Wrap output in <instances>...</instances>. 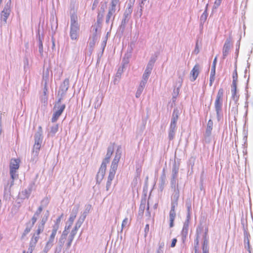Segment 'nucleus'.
<instances>
[{
	"instance_id": "1",
	"label": "nucleus",
	"mask_w": 253,
	"mask_h": 253,
	"mask_svg": "<svg viewBox=\"0 0 253 253\" xmlns=\"http://www.w3.org/2000/svg\"><path fill=\"white\" fill-rule=\"evenodd\" d=\"M120 155L116 154L112 162L109 171L108 180L106 183V190H108L111 185L112 180L114 179L116 170L118 168V163L120 161Z\"/></svg>"
},
{
	"instance_id": "2",
	"label": "nucleus",
	"mask_w": 253,
	"mask_h": 253,
	"mask_svg": "<svg viewBox=\"0 0 253 253\" xmlns=\"http://www.w3.org/2000/svg\"><path fill=\"white\" fill-rule=\"evenodd\" d=\"M179 117V112L177 108L174 109L172 113L171 122L169 131V139L172 140L175 136V133L177 128L176 123Z\"/></svg>"
},
{
	"instance_id": "3",
	"label": "nucleus",
	"mask_w": 253,
	"mask_h": 253,
	"mask_svg": "<svg viewBox=\"0 0 253 253\" xmlns=\"http://www.w3.org/2000/svg\"><path fill=\"white\" fill-rule=\"evenodd\" d=\"M80 26L77 21V16H72L71 18L70 36L72 40H77L79 37Z\"/></svg>"
},
{
	"instance_id": "4",
	"label": "nucleus",
	"mask_w": 253,
	"mask_h": 253,
	"mask_svg": "<svg viewBox=\"0 0 253 253\" xmlns=\"http://www.w3.org/2000/svg\"><path fill=\"white\" fill-rule=\"evenodd\" d=\"M61 98H59L53 107L54 113L51 118L53 123L58 119L65 108V105L61 104Z\"/></svg>"
},
{
	"instance_id": "5",
	"label": "nucleus",
	"mask_w": 253,
	"mask_h": 253,
	"mask_svg": "<svg viewBox=\"0 0 253 253\" xmlns=\"http://www.w3.org/2000/svg\"><path fill=\"white\" fill-rule=\"evenodd\" d=\"M48 217V215L47 214L46 216L44 217L42 219L41 222L38 224L37 229L33 234L31 239L38 241L39 239H40V234L42 233L44 230V225L47 220Z\"/></svg>"
},
{
	"instance_id": "6",
	"label": "nucleus",
	"mask_w": 253,
	"mask_h": 253,
	"mask_svg": "<svg viewBox=\"0 0 253 253\" xmlns=\"http://www.w3.org/2000/svg\"><path fill=\"white\" fill-rule=\"evenodd\" d=\"M20 160L18 159H12L10 163V173L12 180L15 178L16 170L19 168Z\"/></svg>"
},
{
	"instance_id": "7",
	"label": "nucleus",
	"mask_w": 253,
	"mask_h": 253,
	"mask_svg": "<svg viewBox=\"0 0 253 253\" xmlns=\"http://www.w3.org/2000/svg\"><path fill=\"white\" fill-rule=\"evenodd\" d=\"M224 91L220 88L217 92L214 103L215 110H222Z\"/></svg>"
},
{
	"instance_id": "8",
	"label": "nucleus",
	"mask_w": 253,
	"mask_h": 253,
	"mask_svg": "<svg viewBox=\"0 0 253 253\" xmlns=\"http://www.w3.org/2000/svg\"><path fill=\"white\" fill-rule=\"evenodd\" d=\"M146 209V214L149 216L150 213L149 211V205L145 198L141 200L140 205L139 208L138 215L140 217H142L143 215L145 210Z\"/></svg>"
},
{
	"instance_id": "9",
	"label": "nucleus",
	"mask_w": 253,
	"mask_h": 253,
	"mask_svg": "<svg viewBox=\"0 0 253 253\" xmlns=\"http://www.w3.org/2000/svg\"><path fill=\"white\" fill-rule=\"evenodd\" d=\"M242 224L243 225V229L244 231L245 248L246 249H247L249 253H251V246H250V240H249V237H250V235L248 231L247 226H245L243 222L242 223Z\"/></svg>"
},
{
	"instance_id": "10",
	"label": "nucleus",
	"mask_w": 253,
	"mask_h": 253,
	"mask_svg": "<svg viewBox=\"0 0 253 253\" xmlns=\"http://www.w3.org/2000/svg\"><path fill=\"white\" fill-rule=\"evenodd\" d=\"M232 38L230 36V37H229V38L226 39L225 42L224 44L223 47L222 58L223 59H225L226 56L228 55L231 46H232Z\"/></svg>"
},
{
	"instance_id": "11",
	"label": "nucleus",
	"mask_w": 253,
	"mask_h": 253,
	"mask_svg": "<svg viewBox=\"0 0 253 253\" xmlns=\"http://www.w3.org/2000/svg\"><path fill=\"white\" fill-rule=\"evenodd\" d=\"M183 83L182 77L180 76L178 78L177 81L175 84L174 88L173 89L172 93V102L175 101L177 96L178 95L179 93L180 88L181 87Z\"/></svg>"
},
{
	"instance_id": "12",
	"label": "nucleus",
	"mask_w": 253,
	"mask_h": 253,
	"mask_svg": "<svg viewBox=\"0 0 253 253\" xmlns=\"http://www.w3.org/2000/svg\"><path fill=\"white\" fill-rule=\"evenodd\" d=\"M208 228H206L205 232L203 235V243L202 246L203 253H209V237H208Z\"/></svg>"
},
{
	"instance_id": "13",
	"label": "nucleus",
	"mask_w": 253,
	"mask_h": 253,
	"mask_svg": "<svg viewBox=\"0 0 253 253\" xmlns=\"http://www.w3.org/2000/svg\"><path fill=\"white\" fill-rule=\"evenodd\" d=\"M106 168L107 165L101 163L96 175V180L98 183H100L103 179L105 175Z\"/></svg>"
},
{
	"instance_id": "14",
	"label": "nucleus",
	"mask_w": 253,
	"mask_h": 253,
	"mask_svg": "<svg viewBox=\"0 0 253 253\" xmlns=\"http://www.w3.org/2000/svg\"><path fill=\"white\" fill-rule=\"evenodd\" d=\"M10 8L9 6H5L0 13V20L4 24L6 23L7 19L9 16Z\"/></svg>"
},
{
	"instance_id": "15",
	"label": "nucleus",
	"mask_w": 253,
	"mask_h": 253,
	"mask_svg": "<svg viewBox=\"0 0 253 253\" xmlns=\"http://www.w3.org/2000/svg\"><path fill=\"white\" fill-rule=\"evenodd\" d=\"M200 66L196 64L190 72V80L193 82L196 80L200 73Z\"/></svg>"
},
{
	"instance_id": "16",
	"label": "nucleus",
	"mask_w": 253,
	"mask_h": 253,
	"mask_svg": "<svg viewBox=\"0 0 253 253\" xmlns=\"http://www.w3.org/2000/svg\"><path fill=\"white\" fill-rule=\"evenodd\" d=\"M114 152V147L113 146L109 147L107 149V152L105 158L103 160L102 164L107 165L109 163L110 158Z\"/></svg>"
},
{
	"instance_id": "17",
	"label": "nucleus",
	"mask_w": 253,
	"mask_h": 253,
	"mask_svg": "<svg viewBox=\"0 0 253 253\" xmlns=\"http://www.w3.org/2000/svg\"><path fill=\"white\" fill-rule=\"evenodd\" d=\"M152 68H153L152 64L149 63L148 64L147 68L145 71V72L143 75L142 82H143V84H144L147 82V80L151 73Z\"/></svg>"
},
{
	"instance_id": "18",
	"label": "nucleus",
	"mask_w": 253,
	"mask_h": 253,
	"mask_svg": "<svg viewBox=\"0 0 253 253\" xmlns=\"http://www.w3.org/2000/svg\"><path fill=\"white\" fill-rule=\"evenodd\" d=\"M188 228L189 225L187 224V222H184L181 233L182 241L183 244L185 243L188 235Z\"/></svg>"
},
{
	"instance_id": "19",
	"label": "nucleus",
	"mask_w": 253,
	"mask_h": 253,
	"mask_svg": "<svg viewBox=\"0 0 253 253\" xmlns=\"http://www.w3.org/2000/svg\"><path fill=\"white\" fill-rule=\"evenodd\" d=\"M213 127V122L211 119H210L208 122L207 127L205 132V137H210L211 134V131Z\"/></svg>"
},
{
	"instance_id": "20",
	"label": "nucleus",
	"mask_w": 253,
	"mask_h": 253,
	"mask_svg": "<svg viewBox=\"0 0 253 253\" xmlns=\"http://www.w3.org/2000/svg\"><path fill=\"white\" fill-rule=\"evenodd\" d=\"M237 85H231L232 98L236 103L239 98V95L237 93Z\"/></svg>"
},
{
	"instance_id": "21",
	"label": "nucleus",
	"mask_w": 253,
	"mask_h": 253,
	"mask_svg": "<svg viewBox=\"0 0 253 253\" xmlns=\"http://www.w3.org/2000/svg\"><path fill=\"white\" fill-rule=\"evenodd\" d=\"M78 227L77 225L74 227V228L73 229V230L71 231V232L69 235V242L68 243V246L70 247L72 244V242L75 237V236L77 234V231L78 230Z\"/></svg>"
},
{
	"instance_id": "22",
	"label": "nucleus",
	"mask_w": 253,
	"mask_h": 253,
	"mask_svg": "<svg viewBox=\"0 0 253 253\" xmlns=\"http://www.w3.org/2000/svg\"><path fill=\"white\" fill-rule=\"evenodd\" d=\"M208 4H206V9L201 16L200 21V26H203V24L206 21L208 17V13H207V8H208Z\"/></svg>"
},
{
	"instance_id": "23",
	"label": "nucleus",
	"mask_w": 253,
	"mask_h": 253,
	"mask_svg": "<svg viewBox=\"0 0 253 253\" xmlns=\"http://www.w3.org/2000/svg\"><path fill=\"white\" fill-rule=\"evenodd\" d=\"M179 165L176 164L175 162L173 164L172 166V173H171V176L172 177H177V174L179 170Z\"/></svg>"
},
{
	"instance_id": "24",
	"label": "nucleus",
	"mask_w": 253,
	"mask_h": 253,
	"mask_svg": "<svg viewBox=\"0 0 253 253\" xmlns=\"http://www.w3.org/2000/svg\"><path fill=\"white\" fill-rule=\"evenodd\" d=\"M58 229H59L58 228H56L52 227V232L50 235L49 240L48 241V243H52L53 242L54 238L55 237V236L57 234V232Z\"/></svg>"
},
{
	"instance_id": "25",
	"label": "nucleus",
	"mask_w": 253,
	"mask_h": 253,
	"mask_svg": "<svg viewBox=\"0 0 253 253\" xmlns=\"http://www.w3.org/2000/svg\"><path fill=\"white\" fill-rule=\"evenodd\" d=\"M176 216L175 211L169 212V227H173L174 226V220Z\"/></svg>"
},
{
	"instance_id": "26",
	"label": "nucleus",
	"mask_w": 253,
	"mask_h": 253,
	"mask_svg": "<svg viewBox=\"0 0 253 253\" xmlns=\"http://www.w3.org/2000/svg\"><path fill=\"white\" fill-rule=\"evenodd\" d=\"M215 69L213 68V67H211V75H210V86H211L212 84V83L215 79Z\"/></svg>"
},
{
	"instance_id": "27",
	"label": "nucleus",
	"mask_w": 253,
	"mask_h": 253,
	"mask_svg": "<svg viewBox=\"0 0 253 253\" xmlns=\"http://www.w3.org/2000/svg\"><path fill=\"white\" fill-rule=\"evenodd\" d=\"M38 241L36 240H34L32 239H31L30 244H29V247L28 249V251L29 253H32L33 250L35 249V247Z\"/></svg>"
},
{
	"instance_id": "28",
	"label": "nucleus",
	"mask_w": 253,
	"mask_h": 253,
	"mask_svg": "<svg viewBox=\"0 0 253 253\" xmlns=\"http://www.w3.org/2000/svg\"><path fill=\"white\" fill-rule=\"evenodd\" d=\"M177 178L175 177H172L170 181V185L171 188L173 189L174 190H176L178 188V183L177 181Z\"/></svg>"
},
{
	"instance_id": "29",
	"label": "nucleus",
	"mask_w": 253,
	"mask_h": 253,
	"mask_svg": "<svg viewBox=\"0 0 253 253\" xmlns=\"http://www.w3.org/2000/svg\"><path fill=\"white\" fill-rule=\"evenodd\" d=\"M77 216V211H75L74 212L72 213L68 219L69 225L70 227L72 225L74 220L75 219Z\"/></svg>"
},
{
	"instance_id": "30",
	"label": "nucleus",
	"mask_w": 253,
	"mask_h": 253,
	"mask_svg": "<svg viewBox=\"0 0 253 253\" xmlns=\"http://www.w3.org/2000/svg\"><path fill=\"white\" fill-rule=\"evenodd\" d=\"M64 214L62 213L59 216L57 217V218L56 219L55 221V224L53 226V227L56 228H59L60 222L61 221V219L63 217Z\"/></svg>"
},
{
	"instance_id": "31",
	"label": "nucleus",
	"mask_w": 253,
	"mask_h": 253,
	"mask_svg": "<svg viewBox=\"0 0 253 253\" xmlns=\"http://www.w3.org/2000/svg\"><path fill=\"white\" fill-rule=\"evenodd\" d=\"M179 197V191L178 188H177L176 190H174V193L172 196L173 201L172 202H176L177 203Z\"/></svg>"
},
{
	"instance_id": "32",
	"label": "nucleus",
	"mask_w": 253,
	"mask_h": 253,
	"mask_svg": "<svg viewBox=\"0 0 253 253\" xmlns=\"http://www.w3.org/2000/svg\"><path fill=\"white\" fill-rule=\"evenodd\" d=\"M238 82V74L236 68L233 74V82L232 85H237Z\"/></svg>"
},
{
	"instance_id": "33",
	"label": "nucleus",
	"mask_w": 253,
	"mask_h": 253,
	"mask_svg": "<svg viewBox=\"0 0 253 253\" xmlns=\"http://www.w3.org/2000/svg\"><path fill=\"white\" fill-rule=\"evenodd\" d=\"M204 231V227L201 225H199L198 226L196 229V235L198 237H200V235Z\"/></svg>"
},
{
	"instance_id": "34",
	"label": "nucleus",
	"mask_w": 253,
	"mask_h": 253,
	"mask_svg": "<svg viewBox=\"0 0 253 253\" xmlns=\"http://www.w3.org/2000/svg\"><path fill=\"white\" fill-rule=\"evenodd\" d=\"M115 10H113V9H110L108 11L107 15L106 16V22L108 23L111 17L113 16V14L115 13Z\"/></svg>"
},
{
	"instance_id": "35",
	"label": "nucleus",
	"mask_w": 253,
	"mask_h": 253,
	"mask_svg": "<svg viewBox=\"0 0 253 253\" xmlns=\"http://www.w3.org/2000/svg\"><path fill=\"white\" fill-rule=\"evenodd\" d=\"M70 227H71L70 226H66L65 227L64 230L63 231V233H62V234L61 236V237L62 239L66 238V237L68 234V230L70 229Z\"/></svg>"
},
{
	"instance_id": "36",
	"label": "nucleus",
	"mask_w": 253,
	"mask_h": 253,
	"mask_svg": "<svg viewBox=\"0 0 253 253\" xmlns=\"http://www.w3.org/2000/svg\"><path fill=\"white\" fill-rule=\"evenodd\" d=\"M161 185L160 187L161 189V190L162 191L165 185L166 184V175L165 174H163L161 176Z\"/></svg>"
},
{
	"instance_id": "37",
	"label": "nucleus",
	"mask_w": 253,
	"mask_h": 253,
	"mask_svg": "<svg viewBox=\"0 0 253 253\" xmlns=\"http://www.w3.org/2000/svg\"><path fill=\"white\" fill-rule=\"evenodd\" d=\"M41 142L39 140H36L35 144L34 145V150H36V152H38L40 150L41 148Z\"/></svg>"
},
{
	"instance_id": "38",
	"label": "nucleus",
	"mask_w": 253,
	"mask_h": 253,
	"mask_svg": "<svg viewBox=\"0 0 253 253\" xmlns=\"http://www.w3.org/2000/svg\"><path fill=\"white\" fill-rule=\"evenodd\" d=\"M58 130V125L57 124L51 127L50 132L53 135L55 134L57 132Z\"/></svg>"
},
{
	"instance_id": "39",
	"label": "nucleus",
	"mask_w": 253,
	"mask_h": 253,
	"mask_svg": "<svg viewBox=\"0 0 253 253\" xmlns=\"http://www.w3.org/2000/svg\"><path fill=\"white\" fill-rule=\"evenodd\" d=\"M216 113L217 120L219 122L222 117V110H215Z\"/></svg>"
},
{
	"instance_id": "40",
	"label": "nucleus",
	"mask_w": 253,
	"mask_h": 253,
	"mask_svg": "<svg viewBox=\"0 0 253 253\" xmlns=\"http://www.w3.org/2000/svg\"><path fill=\"white\" fill-rule=\"evenodd\" d=\"M120 0H112L111 2V7L110 9H113L116 10V6L119 3Z\"/></svg>"
},
{
	"instance_id": "41",
	"label": "nucleus",
	"mask_w": 253,
	"mask_h": 253,
	"mask_svg": "<svg viewBox=\"0 0 253 253\" xmlns=\"http://www.w3.org/2000/svg\"><path fill=\"white\" fill-rule=\"evenodd\" d=\"M185 206L187 208V212H190L191 210V201L189 200H186Z\"/></svg>"
},
{
	"instance_id": "42",
	"label": "nucleus",
	"mask_w": 253,
	"mask_h": 253,
	"mask_svg": "<svg viewBox=\"0 0 253 253\" xmlns=\"http://www.w3.org/2000/svg\"><path fill=\"white\" fill-rule=\"evenodd\" d=\"M128 225V219L127 217H126L122 221V229L125 228Z\"/></svg>"
},
{
	"instance_id": "43",
	"label": "nucleus",
	"mask_w": 253,
	"mask_h": 253,
	"mask_svg": "<svg viewBox=\"0 0 253 253\" xmlns=\"http://www.w3.org/2000/svg\"><path fill=\"white\" fill-rule=\"evenodd\" d=\"M199 237H198L196 236V238L195 240L194 241V249L195 250V252H198V248H199Z\"/></svg>"
},
{
	"instance_id": "44",
	"label": "nucleus",
	"mask_w": 253,
	"mask_h": 253,
	"mask_svg": "<svg viewBox=\"0 0 253 253\" xmlns=\"http://www.w3.org/2000/svg\"><path fill=\"white\" fill-rule=\"evenodd\" d=\"M32 226L31 227H27L24 231V232L22 235V238L26 236L31 230Z\"/></svg>"
},
{
	"instance_id": "45",
	"label": "nucleus",
	"mask_w": 253,
	"mask_h": 253,
	"mask_svg": "<svg viewBox=\"0 0 253 253\" xmlns=\"http://www.w3.org/2000/svg\"><path fill=\"white\" fill-rule=\"evenodd\" d=\"M221 3V0H215L214 3L213 7L215 9L217 8L220 5Z\"/></svg>"
},
{
	"instance_id": "46",
	"label": "nucleus",
	"mask_w": 253,
	"mask_h": 253,
	"mask_svg": "<svg viewBox=\"0 0 253 253\" xmlns=\"http://www.w3.org/2000/svg\"><path fill=\"white\" fill-rule=\"evenodd\" d=\"M171 210L170 211H175V208L177 206V203L176 202H171Z\"/></svg>"
},
{
	"instance_id": "47",
	"label": "nucleus",
	"mask_w": 253,
	"mask_h": 253,
	"mask_svg": "<svg viewBox=\"0 0 253 253\" xmlns=\"http://www.w3.org/2000/svg\"><path fill=\"white\" fill-rule=\"evenodd\" d=\"M37 219H38L37 217H36V216H34V215L33 216V217H32V219H31L32 222V227L35 224V223L37 221Z\"/></svg>"
},
{
	"instance_id": "48",
	"label": "nucleus",
	"mask_w": 253,
	"mask_h": 253,
	"mask_svg": "<svg viewBox=\"0 0 253 253\" xmlns=\"http://www.w3.org/2000/svg\"><path fill=\"white\" fill-rule=\"evenodd\" d=\"M199 49L198 48V42H197L196 43L195 48L193 51V53H195V54H197L199 53Z\"/></svg>"
},
{
	"instance_id": "49",
	"label": "nucleus",
	"mask_w": 253,
	"mask_h": 253,
	"mask_svg": "<svg viewBox=\"0 0 253 253\" xmlns=\"http://www.w3.org/2000/svg\"><path fill=\"white\" fill-rule=\"evenodd\" d=\"M176 242H177V239L176 238L173 239L172 240V242H171L170 247L171 248L174 247L175 246Z\"/></svg>"
},
{
	"instance_id": "50",
	"label": "nucleus",
	"mask_w": 253,
	"mask_h": 253,
	"mask_svg": "<svg viewBox=\"0 0 253 253\" xmlns=\"http://www.w3.org/2000/svg\"><path fill=\"white\" fill-rule=\"evenodd\" d=\"M190 218V212H187L186 219L185 221V222H187L188 225H189V223Z\"/></svg>"
},
{
	"instance_id": "51",
	"label": "nucleus",
	"mask_w": 253,
	"mask_h": 253,
	"mask_svg": "<svg viewBox=\"0 0 253 253\" xmlns=\"http://www.w3.org/2000/svg\"><path fill=\"white\" fill-rule=\"evenodd\" d=\"M149 224H147L145 225V229H144V231L145 232V236H146V234L149 232Z\"/></svg>"
},
{
	"instance_id": "52",
	"label": "nucleus",
	"mask_w": 253,
	"mask_h": 253,
	"mask_svg": "<svg viewBox=\"0 0 253 253\" xmlns=\"http://www.w3.org/2000/svg\"><path fill=\"white\" fill-rule=\"evenodd\" d=\"M217 56H216L214 60H213V63H212V65L211 66V67H213V68H216V62H217Z\"/></svg>"
},
{
	"instance_id": "53",
	"label": "nucleus",
	"mask_w": 253,
	"mask_h": 253,
	"mask_svg": "<svg viewBox=\"0 0 253 253\" xmlns=\"http://www.w3.org/2000/svg\"><path fill=\"white\" fill-rule=\"evenodd\" d=\"M1 114L0 113V135L1 134L2 132V122H1Z\"/></svg>"
},
{
	"instance_id": "54",
	"label": "nucleus",
	"mask_w": 253,
	"mask_h": 253,
	"mask_svg": "<svg viewBox=\"0 0 253 253\" xmlns=\"http://www.w3.org/2000/svg\"><path fill=\"white\" fill-rule=\"evenodd\" d=\"M39 51H40V52L41 54L42 53V52H43V46H42V42H41L40 43Z\"/></svg>"
},
{
	"instance_id": "55",
	"label": "nucleus",
	"mask_w": 253,
	"mask_h": 253,
	"mask_svg": "<svg viewBox=\"0 0 253 253\" xmlns=\"http://www.w3.org/2000/svg\"><path fill=\"white\" fill-rule=\"evenodd\" d=\"M41 212H40L39 211L37 210L33 215L36 216V217H38L39 216V215L41 214Z\"/></svg>"
},
{
	"instance_id": "56",
	"label": "nucleus",
	"mask_w": 253,
	"mask_h": 253,
	"mask_svg": "<svg viewBox=\"0 0 253 253\" xmlns=\"http://www.w3.org/2000/svg\"><path fill=\"white\" fill-rule=\"evenodd\" d=\"M37 211H39L40 212H42V206H40L37 209Z\"/></svg>"
},
{
	"instance_id": "57",
	"label": "nucleus",
	"mask_w": 253,
	"mask_h": 253,
	"mask_svg": "<svg viewBox=\"0 0 253 253\" xmlns=\"http://www.w3.org/2000/svg\"><path fill=\"white\" fill-rule=\"evenodd\" d=\"M98 1L99 0H94V3H93V5L96 3V4H97L98 2Z\"/></svg>"
},
{
	"instance_id": "58",
	"label": "nucleus",
	"mask_w": 253,
	"mask_h": 253,
	"mask_svg": "<svg viewBox=\"0 0 253 253\" xmlns=\"http://www.w3.org/2000/svg\"><path fill=\"white\" fill-rule=\"evenodd\" d=\"M47 88H46V86H45V89H44V94H46V92L47 91Z\"/></svg>"
},
{
	"instance_id": "59",
	"label": "nucleus",
	"mask_w": 253,
	"mask_h": 253,
	"mask_svg": "<svg viewBox=\"0 0 253 253\" xmlns=\"http://www.w3.org/2000/svg\"><path fill=\"white\" fill-rule=\"evenodd\" d=\"M2 0H0V4L1 3Z\"/></svg>"
},
{
	"instance_id": "60",
	"label": "nucleus",
	"mask_w": 253,
	"mask_h": 253,
	"mask_svg": "<svg viewBox=\"0 0 253 253\" xmlns=\"http://www.w3.org/2000/svg\"><path fill=\"white\" fill-rule=\"evenodd\" d=\"M25 251H23V253H25Z\"/></svg>"
},
{
	"instance_id": "61",
	"label": "nucleus",
	"mask_w": 253,
	"mask_h": 253,
	"mask_svg": "<svg viewBox=\"0 0 253 253\" xmlns=\"http://www.w3.org/2000/svg\"><path fill=\"white\" fill-rule=\"evenodd\" d=\"M142 0V2H143V1H146V0Z\"/></svg>"
},
{
	"instance_id": "62",
	"label": "nucleus",
	"mask_w": 253,
	"mask_h": 253,
	"mask_svg": "<svg viewBox=\"0 0 253 253\" xmlns=\"http://www.w3.org/2000/svg\"><path fill=\"white\" fill-rule=\"evenodd\" d=\"M195 253H197V252H196L195 251Z\"/></svg>"
}]
</instances>
